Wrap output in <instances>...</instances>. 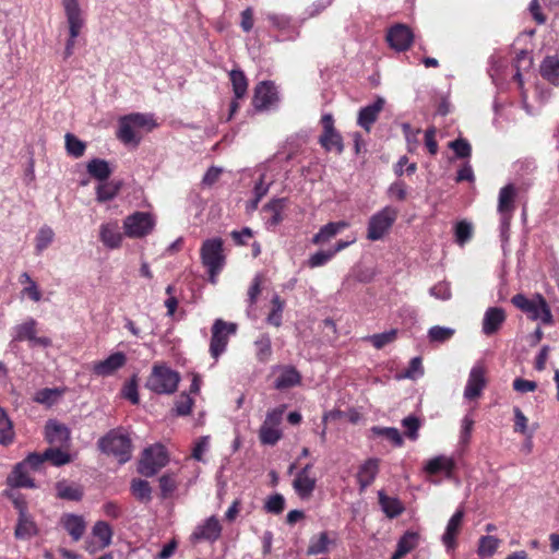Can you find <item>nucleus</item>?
<instances>
[{
	"label": "nucleus",
	"instance_id": "nucleus-1",
	"mask_svg": "<svg viewBox=\"0 0 559 559\" xmlns=\"http://www.w3.org/2000/svg\"><path fill=\"white\" fill-rule=\"evenodd\" d=\"M156 126L152 115L133 112L119 118L116 135L124 145L138 147L142 140L141 130L150 132Z\"/></svg>",
	"mask_w": 559,
	"mask_h": 559
},
{
	"label": "nucleus",
	"instance_id": "nucleus-2",
	"mask_svg": "<svg viewBox=\"0 0 559 559\" xmlns=\"http://www.w3.org/2000/svg\"><path fill=\"white\" fill-rule=\"evenodd\" d=\"M97 448L103 454L117 459L120 464L127 463L132 457V441L122 427L110 429L100 437Z\"/></svg>",
	"mask_w": 559,
	"mask_h": 559
},
{
	"label": "nucleus",
	"instance_id": "nucleus-3",
	"mask_svg": "<svg viewBox=\"0 0 559 559\" xmlns=\"http://www.w3.org/2000/svg\"><path fill=\"white\" fill-rule=\"evenodd\" d=\"M180 376L166 365H154L145 386L156 394H171L179 384Z\"/></svg>",
	"mask_w": 559,
	"mask_h": 559
},
{
	"label": "nucleus",
	"instance_id": "nucleus-4",
	"mask_svg": "<svg viewBox=\"0 0 559 559\" xmlns=\"http://www.w3.org/2000/svg\"><path fill=\"white\" fill-rule=\"evenodd\" d=\"M397 215V209L390 205L374 213L368 222L367 239L371 241L382 239L395 223Z\"/></svg>",
	"mask_w": 559,
	"mask_h": 559
},
{
	"label": "nucleus",
	"instance_id": "nucleus-5",
	"mask_svg": "<svg viewBox=\"0 0 559 559\" xmlns=\"http://www.w3.org/2000/svg\"><path fill=\"white\" fill-rule=\"evenodd\" d=\"M168 463V455L164 445L156 443L144 449L140 460L138 472L145 476L156 475Z\"/></svg>",
	"mask_w": 559,
	"mask_h": 559
},
{
	"label": "nucleus",
	"instance_id": "nucleus-6",
	"mask_svg": "<svg viewBox=\"0 0 559 559\" xmlns=\"http://www.w3.org/2000/svg\"><path fill=\"white\" fill-rule=\"evenodd\" d=\"M201 259L207 269L211 281L221 272L224 265L223 241L221 238L207 239L201 247Z\"/></svg>",
	"mask_w": 559,
	"mask_h": 559
},
{
	"label": "nucleus",
	"instance_id": "nucleus-7",
	"mask_svg": "<svg viewBox=\"0 0 559 559\" xmlns=\"http://www.w3.org/2000/svg\"><path fill=\"white\" fill-rule=\"evenodd\" d=\"M62 3L70 33V38L68 39L64 49V57L68 58L73 53L75 38L80 34V31L84 24V20L82 17L79 0H63Z\"/></svg>",
	"mask_w": 559,
	"mask_h": 559
},
{
	"label": "nucleus",
	"instance_id": "nucleus-8",
	"mask_svg": "<svg viewBox=\"0 0 559 559\" xmlns=\"http://www.w3.org/2000/svg\"><path fill=\"white\" fill-rule=\"evenodd\" d=\"M155 227V218L151 213L136 211L123 219L124 234L129 238H143Z\"/></svg>",
	"mask_w": 559,
	"mask_h": 559
},
{
	"label": "nucleus",
	"instance_id": "nucleus-9",
	"mask_svg": "<svg viewBox=\"0 0 559 559\" xmlns=\"http://www.w3.org/2000/svg\"><path fill=\"white\" fill-rule=\"evenodd\" d=\"M237 331V324L226 322L223 319H216L212 325V336L210 342V354L217 359L225 350L228 338Z\"/></svg>",
	"mask_w": 559,
	"mask_h": 559
},
{
	"label": "nucleus",
	"instance_id": "nucleus-10",
	"mask_svg": "<svg viewBox=\"0 0 559 559\" xmlns=\"http://www.w3.org/2000/svg\"><path fill=\"white\" fill-rule=\"evenodd\" d=\"M23 341H28L31 347H48L51 345L49 337L37 336V321L34 318H27L13 328L12 342Z\"/></svg>",
	"mask_w": 559,
	"mask_h": 559
},
{
	"label": "nucleus",
	"instance_id": "nucleus-11",
	"mask_svg": "<svg viewBox=\"0 0 559 559\" xmlns=\"http://www.w3.org/2000/svg\"><path fill=\"white\" fill-rule=\"evenodd\" d=\"M278 102L275 85L272 82H261L254 88L252 105L258 111L267 110Z\"/></svg>",
	"mask_w": 559,
	"mask_h": 559
},
{
	"label": "nucleus",
	"instance_id": "nucleus-12",
	"mask_svg": "<svg viewBox=\"0 0 559 559\" xmlns=\"http://www.w3.org/2000/svg\"><path fill=\"white\" fill-rule=\"evenodd\" d=\"M222 526L215 516H210L201 524H199L190 536L193 544L200 542L214 543L221 537Z\"/></svg>",
	"mask_w": 559,
	"mask_h": 559
},
{
	"label": "nucleus",
	"instance_id": "nucleus-13",
	"mask_svg": "<svg viewBox=\"0 0 559 559\" xmlns=\"http://www.w3.org/2000/svg\"><path fill=\"white\" fill-rule=\"evenodd\" d=\"M414 39L411 28L404 24L392 26L386 34L389 45L396 51L407 50Z\"/></svg>",
	"mask_w": 559,
	"mask_h": 559
},
{
	"label": "nucleus",
	"instance_id": "nucleus-14",
	"mask_svg": "<svg viewBox=\"0 0 559 559\" xmlns=\"http://www.w3.org/2000/svg\"><path fill=\"white\" fill-rule=\"evenodd\" d=\"M127 362V356L122 352H116L106 359L94 364L92 371L98 377H109L122 368Z\"/></svg>",
	"mask_w": 559,
	"mask_h": 559
},
{
	"label": "nucleus",
	"instance_id": "nucleus-15",
	"mask_svg": "<svg viewBox=\"0 0 559 559\" xmlns=\"http://www.w3.org/2000/svg\"><path fill=\"white\" fill-rule=\"evenodd\" d=\"M485 385V369L480 365H475L469 371L467 383L464 389V397L467 400L478 397Z\"/></svg>",
	"mask_w": 559,
	"mask_h": 559
},
{
	"label": "nucleus",
	"instance_id": "nucleus-16",
	"mask_svg": "<svg viewBox=\"0 0 559 559\" xmlns=\"http://www.w3.org/2000/svg\"><path fill=\"white\" fill-rule=\"evenodd\" d=\"M516 189L512 183L502 187L499 191L498 212L503 216V224L509 225L514 211Z\"/></svg>",
	"mask_w": 559,
	"mask_h": 559
},
{
	"label": "nucleus",
	"instance_id": "nucleus-17",
	"mask_svg": "<svg viewBox=\"0 0 559 559\" xmlns=\"http://www.w3.org/2000/svg\"><path fill=\"white\" fill-rule=\"evenodd\" d=\"M507 319L506 311L500 307L488 308L483 318L481 332L487 335L496 334Z\"/></svg>",
	"mask_w": 559,
	"mask_h": 559
},
{
	"label": "nucleus",
	"instance_id": "nucleus-18",
	"mask_svg": "<svg viewBox=\"0 0 559 559\" xmlns=\"http://www.w3.org/2000/svg\"><path fill=\"white\" fill-rule=\"evenodd\" d=\"M60 524L71 536L73 542H79L86 530V522L82 515L74 513H64L60 519Z\"/></svg>",
	"mask_w": 559,
	"mask_h": 559
},
{
	"label": "nucleus",
	"instance_id": "nucleus-19",
	"mask_svg": "<svg viewBox=\"0 0 559 559\" xmlns=\"http://www.w3.org/2000/svg\"><path fill=\"white\" fill-rule=\"evenodd\" d=\"M464 518V511L459 509L449 520L445 532L442 535V543L448 551H452L456 548V536L460 532V527Z\"/></svg>",
	"mask_w": 559,
	"mask_h": 559
},
{
	"label": "nucleus",
	"instance_id": "nucleus-20",
	"mask_svg": "<svg viewBox=\"0 0 559 559\" xmlns=\"http://www.w3.org/2000/svg\"><path fill=\"white\" fill-rule=\"evenodd\" d=\"M384 99L378 97L372 104L361 108L358 112L357 123L366 131H370L372 124L377 121L379 114L383 109Z\"/></svg>",
	"mask_w": 559,
	"mask_h": 559
},
{
	"label": "nucleus",
	"instance_id": "nucleus-21",
	"mask_svg": "<svg viewBox=\"0 0 559 559\" xmlns=\"http://www.w3.org/2000/svg\"><path fill=\"white\" fill-rule=\"evenodd\" d=\"M380 461L376 457L368 459L360 467L357 473V481L360 491L368 488L376 479L379 473Z\"/></svg>",
	"mask_w": 559,
	"mask_h": 559
},
{
	"label": "nucleus",
	"instance_id": "nucleus-22",
	"mask_svg": "<svg viewBox=\"0 0 559 559\" xmlns=\"http://www.w3.org/2000/svg\"><path fill=\"white\" fill-rule=\"evenodd\" d=\"M99 237L104 246L109 249H117L122 242V234L117 223L102 224Z\"/></svg>",
	"mask_w": 559,
	"mask_h": 559
},
{
	"label": "nucleus",
	"instance_id": "nucleus-23",
	"mask_svg": "<svg viewBox=\"0 0 559 559\" xmlns=\"http://www.w3.org/2000/svg\"><path fill=\"white\" fill-rule=\"evenodd\" d=\"M38 530L33 518L28 512H21L19 514L17 523L14 531V536L17 539H29L37 535Z\"/></svg>",
	"mask_w": 559,
	"mask_h": 559
},
{
	"label": "nucleus",
	"instance_id": "nucleus-24",
	"mask_svg": "<svg viewBox=\"0 0 559 559\" xmlns=\"http://www.w3.org/2000/svg\"><path fill=\"white\" fill-rule=\"evenodd\" d=\"M70 439V430L63 425L55 420H49L46 425V440L50 444H63Z\"/></svg>",
	"mask_w": 559,
	"mask_h": 559
},
{
	"label": "nucleus",
	"instance_id": "nucleus-25",
	"mask_svg": "<svg viewBox=\"0 0 559 559\" xmlns=\"http://www.w3.org/2000/svg\"><path fill=\"white\" fill-rule=\"evenodd\" d=\"M31 474L32 472L26 468L19 471L17 464H15L7 478V484L12 488H35L36 485Z\"/></svg>",
	"mask_w": 559,
	"mask_h": 559
},
{
	"label": "nucleus",
	"instance_id": "nucleus-26",
	"mask_svg": "<svg viewBox=\"0 0 559 559\" xmlns=\"http://www.w3.org/2000/svg\"><path fill=\"white\" fill-rule=\"evenodd\" d=\"M301 382V374L293 366L283 368L281 374L276 378L274 386L277 390H285L298 385Z\"/></svg>",
	"mask_w": 559,
	"mask_h": 559
},
{
	"label": "nucleus",
	"instance_id": "nucleus-27",
	"mask_svg": "<svg viewBox=\"0 0 559 559\" xmlns=\"http://www.w3.org/2000/svg\"><path fill=\"white\" fill-rule=\"evenodd\" d=\"M57 497L69 501H80L83 498V488L81 485L60 480L56 484Z\"/></svg>",
	"mask_w": 559,
	"mask_h": 559
},
{
	"label": "nucleus",
	"instance_id": "nucleus-28",
	"mask_svg": "<svg viewBox=\"0 0 559 559\" xmlns=\"http://www.w3.org/2000/svg\"><path fill=\"white\" fill-rule=\"evenodd\" d=\"M348 227V223L345 221L331 222L322 226L319 231L313 236L312 242L320 245L329 241L331 238L336 236L340 231Z\"/></svg>",
	"mask_w": 559,
	"mask_h": 559
},
{
	"label": "nucleus",
	"instance_id": "nucleus-29",
	"mask_svg": "<svg viewBox=\"0 0 559 559\" xmlns=\"http://www.w3.org/2000/svg\"><path fill=\"white\" fill-rule=\"evenodd\" d=\"M455 467V463L451 457H447L444 455H438L430 459L426 465L425 471L428 474L436 475L441 472H444L448 476L451 475L452 471Z\"/></svg>",
	"mask_w": 559,
	"mask_h": 559
},
{
	"label": "nucleus",
	"instance_id": "nucleus-30",
	"mask_svg": "<svg viewBox=\"0 0 559 559\" xmlns=\"http://www.w3.org/2000/svg\"><path fill=\"white\" fill-rule=\"evenodd\" d=\"M540 74L552 85L559 86V58L557 56L546 57L540 64Z\"/></svg>",
	"mask_w": 559,
	"mask_h": 559
},
{
	"label": "nucleus",
	"instance_id": "nucleus-31",
	"mask_svg": "<svg viewBox=\"0 0 559 559\" xmlns=\"http://www.w3.org/2000/svg\"><path fill=\"white\" fill-rule=\"evenodd\" d=\"M378 498L381 509L388 518L393 519L404 512V506L397 498L389 497L382 490L378 492Z\"/></svg>",
	"mask_w": 559,
	"mask_h": 559
},
{
	"label": "nucleus",
	"instance_id": "nucleus-32",
	"mask_svg": "<svg viewBox=\"0 0 559 559\" xmlns=\"http://www.w3.org/2000/svg\"><path fill=\"white\" fill-rule=\"evenodd\" d=\"M122 188V181H102L96 188V200L99 203L111 201Z\"/></svg>",
	"mask_w": 559,
	"mask_h": 559
},
{
	"label": "nucleus",
	"instance_id": "nucleus-33",
	"mask_svg": "<svg viewBox=\"0 0 559 559\" xmlns=\"http://www.w3.org/2000/svg\"><path fill=\"white\" fill-rule=\"evenodd\" d=\"M86 169L93 178L99 181L107 180L112 173L109 163L102 158H93L90 160L87 163Z\"/></svg>",
	"mask_w": 559,
	"mask_h": 559
},
{
	"label": "nucleus",
	"instance_id": "nucleus-34",
	"mask_svg": "<svg viewBox=\"0 0 559 559\" xmlns=\"http://www.w3.org/2000/svg\"><path fill=\"white\" fill-rule=\"evenodd\" d=\"M334 542L329 538L328 532L312 536L307 548L308 556H317L329 552V546Z\"/></svg>",
	"mask_w": 559,
	"mask_h": 559
},
{
	"label": "nucleus",
	"instance_id": "nucleus-35",
	"mask_svg": "<svg viewBox=\"0 0 559 559\" xmlns=\"http://www.w3.org/2000/svg\"><path fill=\"white\" fill-rule=\"evenodd\" d=\"M317 479L310 475L297 474L293 487L300 498H308L316 488Z\"/></svg>",
	"mask_w": 559,
	"mask_h": 559
},
{
	"label": "nucleus",
	"instance_id": "nucleus-36",
	"mask_svg": "<svg viewBox=\"0 0 559 559\" xmlns=\"http://www.w3.org/2000/svg\"><path fill=\"white\" fill-rule=\"evenodd\" d=\"M254 348L258 361L262 364L270 361L273 353L271 336L267 333L260 334L254 341Z\"/></svg>",
	"mask_w": 559,
	"mask_h": 559
},
{
	"label": "nucleus",
	"instance_id": "nucleus-37",
	"mask_svg": "<svg viewBox=\"0 0 559 559\" xmlns=\"http://www.w3.org/2000/svg\"><path fill=\"white\" fill-rule=\"evenodd\" d=\"M511 301L516 308L527 313L530 319L534 321L538 319L539 316L536 312L535 306L537 304L536 295L532 299H528L523 294H516L512 297Z\"/></svg>",
	"mask_w": 559,
	"mask_h": 559
},
{
	"label": "nucleus",
	"instance_id": "nucleus-38",
	"mask_svg": "<svg viewBox=\"0 0 559 559\" xmlns=\"http://www.w3.org/2000/svg\"><path fill=\"white\" fill-rule=\"evenodd\" d=\"M229 80L231 82L233 92L236 99L245 97L248 90V80L243 71L234 69L229 72Z\"/></svg>",
	"mask_w": 559,
	"mask_h": 559
},
{
	"label": "nucleus",
	"instance_id": "nucleus-39",
	"mask_svg": "<svg viewBox=\"0 0 559 559\" xmlns=\"http://www.w3.org/2000/svg\"><path fill=\"white\" fill-rule=\"evenodd\" d=\"M62 394L63 390L59 388H45L35 393L34 401L46 406H52L58 402Z\"/></svg>",
	"mask_w": 559,
	"mask_h": 559
},
{
	"label": "nucleus",
	"instance_id": "nucleus-40",
	"mask_svg": "<svg viewBox=\"0 0 559 559\" xmlns=\"http://www.w3.org/2000/svg\"><path fill=\"white\" fill-rule=\"evenodd\" d=\"M92 534L95 538L99 539L100 548L108 547L112 542V528L105 521H97L92 528Z\"/></svg>",
	"mask_w": 559,
	"mask_h": 559
},
{
	"label": "nucleus",
	"instance_id": "nucleus-41",
	"mask_svg": "<svg viewBox=\"0 0 559 559\" xmlns=\"http://www.w3.org/2000/svg\"><path fill=\"white\" fill-rule=\"evenodd\" d=\"M46 460L43 453L32 452L23 461L17 463V469L26 468L32 473L41 472Z\"/></svg>",
	"mask_w": 559,
	"mask_h": 559
},
{
	"label": "nucleus",
	"instance_id": "nucleus-42",
	"mask_svg": "<svg viewBox=\"0 0 559 559\" xmlns=\"http://www.w3.org/2000/svg\"><path fill=\"white\" fill-rule=\"evenodd\" d=\"M14 440L13 425L3 408L0 407V444L9 445Z\"/></svg>",
	"mask_w": 559,
	"mask_h": 559
},
{
	"label": "nucleus",
	"instance_id": "nucleus-43",
	"mask_svg": "<svg viewBox=\"0 0 559 559\" xmlns=\"http://www.w3.org/2000/svg\"><path fill=\"white\" fill-rule=\"evenodd\" d=\"M55 233L51 227L44 225L39 228L35 237V252L40 254L46 250L53 241Z\"/></svg>",
	"mask_w": 559,
	"mask_h": 559
},
{
	"label": "nucleus",
	"instance_id": "nucleus-44",
	"mask_svg": "<svg viewBox=\"0 0 559 559\" xmlns=\"http://www.w3.org/2000/svg\"><path fill=\"white\" fill-rule=\"evenodd\" d=\"M319 143L328 152L335 151L337 154H341L344 150L343 139L338 132L321 134Z\"/></svg>",
	"mask_w": 559,
	"mask_h": 559
},
{
	"label": "nucleus",
	"instance_id": "nucleus-45",
	"mask_svg": "<svg viewBox=\"0 0 559 559\" xmlns=\"http://www.w3.org/2000/svg\"><path fill=\"white\" fill-rule=\"evenodd\" d=\"M282 438V431L278 427L262 424L259 430V439L262 444L274 445Z\"/></svg>",
	"mask_w": 559,
	"mask_h": 559
},
{
	"label": "nucleus",
	"instance_id": "nucleus-46",
	"mask_svg": "<svg viewBox=\"0 0 559 559\" xmlns=\"http://www.w3.org/2000/svg\"><path fill=\"white\" fill-rule=\"evenodd\" d=\"M131 491L141 502L147 503L152 500V488L147 480L133 479L131 483Z\"/></svg>",
	"mask_w": 559,
	"mask_h": 559
},
{
	"label": "nucleus",
	"instance_id": "nucleus-47",
	"mask_svg": "<svg viewBox=\"0 0 559 559\" xmlns=\"http://www.w3.org/2000/svg\"><path fill=\"white\" fill-rule=\"evenodd\" d=\"M286 199H273L264 205V210L272 215L269 219L270 225L276 226L283 221L282 212L285 206Z\"/></svg>",
	"mask_w": 559,
	"mask_h": 559
},
{
	"label": "nucleus",
	"instance_id": "nucleus-48",
	"mask_svg": "<svg viewBox=\"0 0 559 559\" xmlns=\"http://www.w3.org/2000/svg\"><path fill=\"white\" fill-rule=\"evenodd\" d=\"M272 310L267 314L266 322L276 328L282 325V314L285 307L284 300L278 295H274L271 300Z\"/></svg>",
	"mask_w": 559,
	"mask_h": 559
},
{
	"label": "nucleus",
	"instance_id": "nucleus-49",
	"mask_svg": "<svg viewBox=\"0 0 559 559\" xmlns=\"http://www.w3.org/2000/svg\"><path fill=\"white\" fill-rule=\"evenodd\" d=\"M371 431L374 436L388 439L394 447H402L404 441L397 428L373 426Z\"/></svg>",
	"mask_w": 559,
	"mask_h": 559
},
{
	"label": "nucleus",
	"instance_id": "nucleus-50",
	"mask_svg": "<svg viewBox=\"0 0 559 559\" xmlns=\"http://www.w3.org/2000/svg\"><path fill=\"white\" fill-rule=\"evenodd\" d=\"M43 454L46 462L49 461L53 466H62L71 461L70 454L60 448H48Z\"/></svg>",
	"mask_w": 559,
	"mask_h": 559
},
{
	"label": "nucleus",
	"instance_id": "nucleus-51",
	"mask_svg": "<svg viewBox=\"0 0 559 559\" xmlns=\"http://www.w3.org/2000/svg\"><path fill=\"white\" fill-rule=\"evenodd\" d=\"M64 139L66 150L70 156H73L75 158L83 156L86 148V144L83 141H81L72 133H67Z\"/></svg>",
	"mask_w": 559,
	"mask_h": 559
},
{
	"label": "nucleus",
	"instance_id": "nucleus-52",
	"mask_svg": "<svg viewBox=\"0 0 559 559\" xmlns=\"http://www.w3.org/2000/svg\"><path fill=\"white\" fill-rule=\"evenodd\" d=\"M455 330L448 326L435 325L428 331V337L431 343H445L452 338Z\"/></svg>",
	"mask_w": 559,
	"mask_h": 559
},
{
	"label": "nucleus",
	"instance_id": "nucleus-53",
	"mask_svg": "<svg viewBox=\"0 0 559 559\" xmlns=\"http://www.w3.org/2000/svg\"><path fill=\"white\" fill-rule=\"evenodd\" d=\"M500 540L491 535L481 536L478 545V555L480 557H491L498 549Z\"/></svg>",
	"mask_w": 559,
	"mask_h": 559
},
{
	"label": "nucleus",
	"instance_id": "nucleus-54",
	"mask_svg": "<svg viewBox=\"0 0 559 559\" xmlns=\"http://www.w3.org/2000/svg\"><path fill=\"white\" fill-rule=\"evenodd\" d=\"M121 394L124 399L130 401L133 405L139 404L140 397L138 393V377L132 376L129 381L123 384Z\"/></svg>",
	"mask_w": 559,
	"mask_h": 559
},
{
	"label": "nucleus",
	"instance_id": "nucleus-55",
	"mask_svg": "<svg viewBox=\"0 0 559 559\" xmlns=\"http://www.w3.org/2000/svg\"><path fill=\"white\" fill-rule=\"evenodd\" d=\"M536 312L539 316L537 320H540L543 324H552V314L546 299L540 294H536Z\"/></svg>",
	"mask_w": 559,
	"mask_h": 559
},
{
	"label": "nucleus",
	"instance_id": "nucleus-56",
	"mask_svg": "<svg viewBox=\"0 0 559 559\" xmlns=\"http://www.w3.org/2000/svg\"><path fill=\"white\" fill-rule=\"evenodd\" d=\"M419 535L416 532L407 531L397 542L396 547L405 555L411 552L417 545Z\"/></svg>",
	"mask_w": 559,
	"mask_h": 559
},
{
	"label": "nucleus",
	"instance_id": "nucleus-57",
	"mask_svg": "<svg viewBox=\"0 0 559 559\" xmlns=\"http://www.w3.org/2000/svg\"><path fill=\"white\" fill-rule=\"evenodd\" d=\"M160 497L166 499L177 489V480L174 474H164L159 477Z\"/></svg>",
	"mask_w": 559,
	"mask_h": 559
},
{
	"label": "nucleus",
	"instance_id": "nucleus-58",
	"mask_svg": "<svg viewBox=\"0 0 559 559\" xmlns=\"http://www.w3.org/2000/svg\"><path fill=\"white\" fill-rule=\"evenodd\" d=\"M396 335H397V330L392 329V330L383 332V333L373 334V335L370 336L369 340H370L371 344L377 349H381L385 345L394 342L395 338H396Z\"/></svg>",
	"mask_w": 559,
	"mask_h": 559
},
{
	"label": "nucleus",
	"instance_id": "nucleus-59",
	"mask_svg": "<svg viewBox=\"0 0 559 559\" xmlns=\"http://www.w3.org/2000/svg\"><path fill=\"white\" fill-rule=\"evenodd\" d=\"M265 19L278 31L289 29L292 25V19L285 14L267 12L265 13Z\"/></svg>",
	"mask_w": 559,
	"mask_h": 559
},
{
	"label": "nucleus",
	"instance_id": "nucleus-60",
	"mask_svg": "<svg viewBox=\"0 0 559 559\" xmlns=\"http://www.w3.org/2000/svg\"><path fill=\"white\" fill-rule=\"evenodd\" d=\"M285 508V499L281 493L270 496L265 502L264 509L269 513L280 514Z\"/></svg>",
	"mask_w": 559,
	"mask_h": 559
},
{
	"label": "nucleus",
	"instance_id": "nucleus-61",
	"mask_svg": "<svg viewBox=\"0 0 559 559\" xmlns=\"http://www.w3.org/2000/svg\"><path fill=\"white\" fill-rule=\"evenodd\" d=\"M333 258V252L330 250H320L310 255L307 264L310 269H316L325 265Z\"/></svg>",
	"mask_w": 559,
	"mask_h": 559
},
{
	"label": "nucleus",
	"instance_id": "nucleus-62",
	"mask_svg": "<svg viewBox=\"0 0 559 559\" xmlns=\"http://www.w3.org/2000/svg\"><path fill=\"white\" fill-rule=\"evenodd\" d=\"M472 224L466 221H461L455 226L456 242L461 246L467 242L472 237Z\"/></svg>",
	"mask_w": 559,
	"mask_h": 559
},
{
	"label": "nucleus",
	"instance_id": "nucleus-63",
	"mask_svg": "<svg viewBox=\"0 0 559 559\" xmlns=\"http://www.w3.org/2000/svg\"><path fill=\"white\" fill-rule=\"evenodd\" d=\"M449 146L454 151L456 157L466 158L471 156L472 147L465 139H456L449 143Z\"/></svg>",
	"mask_w": 559,
	"mask_h": 559
},
{
	"label": "nucleus",
	"instance_id": "nucleus-64",
	"mask_svg": "<svg viewBox=\"0 0 559 559\" xmlns=\"http://www.w3.org/2000/svg\"><path fill=\"white\" fill-rule=\"evenodd\" d=\"M402 425L406 429L405 433L411 440H416L418 438V429L420 427V421L416 416L409 415L405 417L402 420Z\"/></svg>",
	"mask_w": 559,
	"mask_h": 559
}]
</instances>
